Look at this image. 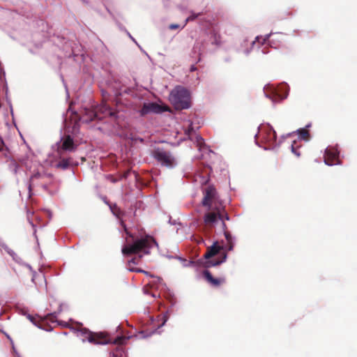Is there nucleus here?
Instances as JSON below:
<instances>
[{"label":"nucleus","mask_w":357,"mask_h":357,"mask_svg":"<svg viewBox=\"0 0 357 357\" xmlns=\"http://www.w3.org/2000/svg\"><path fill=\"white\" fill-rule=\"evenodd\" d=\"M54 176L48 172L42 165H36V168L31 172L29 181V197L32 196V190L34 189L47 190L53 183Z\"/></svg>","instance_id":"f257e3e1"},{"label":"nucleus","mask_w":357,"mask_h":357,"mask_svg":"<svg viewBox=\"0 0 357 357\" xmlns=\"http://www.w3.org/2000/svg\"><path fill=\"white\" fill-rule=\"evenodd\" d=\"M158 243L153 237L146 235L144 237L135 240L133 243L128 244L122 248L124 255H130L142 252L144 255L150 254V249Z\"/></svg>","instance_id":"f03ea898"},{"label":"nucleus","mask_w":357,"mask_h":357,"mask_svg":"<svg viewBox=\"0 0 357 357\" xmlns=\"http://www.w3.org/2000/svg\"><path fill=\"white\" fill-rule=\"evenodd\" d=\"M169 100L176 109H185L190 107V95L185 88L178 86L170 93Z\"/></svg>","instance_id":"7ed1b4c3"},{"label":"nucleus","mask_w":357,"mask_h":357,"mask_svg":"<svg viewBox=\"0 0 357 357\" xmlns=\"http://www.w3.org/2000/svg\"><path fill=\"white\" fill-rule=\"evenodd\" d=\"M208 211L206 213L204 216V222L206 226L208 227H213L214 224L217 222L218 220H221L222 227L223 222H225V220H229V215L222 204L218 205L215 204L212 208H208Z\"/></svg>","instance_id":"20e7f679"},{"label":"nucleus","mask_w":357,"mask_h":357,"mask_svg":"<svg viewBox=\"0 0 357 357\" xmlns=\"http://www.w3.org/2000/svg\"><path fill=\"white\" fill-rule=\"evenodd\" d=\"M151 155L162 167L172 169L177 165V160L172 153L164 148L155 147L151 151Z\"/></svg>","instance_id":"39448f33"},{"label":"nucleus","mask_w":357,"mask_h":357,"mask_svg":"<svg viewBox=\"0 0 357 357\" xmlns=\"http://www.w3.org/2000/svg\"><path fill=\"white\" fill-rule=\"evenodd\" d=\"M82 340H88L94 344H106L111 342L109 337L104 333H93L86 328H81L79 331Z\"/></svg>","instance_id":"423d86ee"},{"label":"nucleus","mask_w":357,"mask_h":357,"mask_svg":"<svg viewBox=\"0 0 357 357\" xmlns=\"http://www.w3.org/2000/svg\"><path fill=\"white\" fill-rule=\"evenodd\" d=\"M220 204L217 202V192L215 188L211 185L208 186L204 190L202 205L208 208H212L215 204L218 205Z\"/></svg>","instance_id":"0eeeda50"},{"label":"nucleus","mask_w":357,"mask_h":357,"mask_svg":"<svg viewBox=\"0 0 357 357\" xmlns=\"http://www.w3.org/2000/svg\"><path fill=\"white\" fill-rule=\"evenodd\" d=\"M77 146L71 136L68 135L61 139V145L58 148L57 152L61 156L64 151H75L77 149Z\"/></svg>","instance_id":"6e6552de"},{"label":"nucleus","mask_w":357,"mask_h":357,"mask_svg":"<svg viewBox=\"0 0 357 357\" xmlns=\"http://www.w3.org/2000/svg\"><path fill=\"white\" fill-rule=\"evenodd\" d=\"M324 162L328 165L340 164L339 160V151L335 147H328L324 153Z\"/></svg>","instance_id":"1a4fd4ad"},{"label":"nucleus","mask_w":357,"mask_h":357,"mask_svg":"<svg viewBox=\"0 0 357 357\" xmlns=\"http://www.w3.org/2000/svg\"><path fill=\"white\" fill-rule=\"evenodd\" d=\"M167 110V107H162L156 102H148L144 103L139 112L141 116H145L149 113L159 114Z\"/></svg>","instance_id":"9d476101"},{"label":"nucleus","mask_w":357,"mask_h":357,"mask_svg":"<svg viewBox=\"0 0 357 357\" xmlns=\"http://www.w3.org/2000/svg\"><path fill=\"white\" fill-rule=\"evenodd\" d=\"M259 135L265 142L268 143L270 146L273 145L276 142L277 135L271 127L266 126L261 128Z\"/></svg>","instance_id":"9b49d317"},{"label":"nucleus","mask_w":357,"mask_h":357,"mask_svg":"<svg viewBox=\"0 0 357 357\" xmlns=\"http://www.w3.org/2000/svg\"><path fill=\"white\" fill-rule=\"evenodd\" d=\"M96 111H98L99 116L98 119L100 120L107 116H114L115 112H113L105 101H103L100 105L96 107Z\"/></svg>","instance_id":"f8f14e48"},{"label":"nucleus","mask_w":357,"mask_h":357,"mask_svg":"<svg viewBox=\"0 0 357 357\" xmlns=\"http://www.w3.org/2000/svg\"><path fill=\"white\" fill-rule=\"evenodd\" d=\"M99 116L98 111H96V107L93 109H84V114L81 117V120L85 123H89L93 120L98 119Z\"/></svg>","instance_id":"ddd939ff"},{"label":"nucleus","mask_w":357,"mask_h":357,"mask_svg":"<svg viewBox=\"0 0 357 357\" xmlns=\"http://www.w3.org/2000/svg\"><path fill=\"white\" fill-rule=\"evenodd\" d=\"M203 274L207 282L214 287H218L225 281L224 278H213L212 274L208 271H204Z\"/></svg>","instance_id":"4468645a"},{"label":"nucleus","mask_w":357,"mask_h":357,"mask_svg":"<svg viewBox=\"0 0 357 357\" xmlns=\"http://www.w3.org/2000/svg\"><path fill=\"white\" fill-rule=\"evenodd\" d=\"M222 249V247L220 246L218 242H215L211 247L207 248V251L204 255V258L209 259L216 255Z\"/></svg>","instance_id":"2eb2a0df"},{"label":"nucleus","mask_w":357,"mask_h":357,"mask_svg":"<svg viewBox=\"0 0 357 357\" xmlns=\"http://www.w3.org/2000/svg\"><path fill=\"white\" fill-rule=\"evenodd\" d=\"M203 45H204L203 41H201V42L197 41L193 46L192 53L198 54L199 55H201Z\"/></svg>","instance_id":"dca6fc26"},{"label":"nucleus","mask_w":357,"mask_h":357,"mask_svg":"<svg viewBox=\"0 0 357 357\" xmlns=\"http://www.w3.org/2000/svg\"><path fill=\"white\" fill-rule=\"evenodd\" d=\"M70 165V158H62L57 163L56 167L61 168L63 169H67Z\"/></svg>","instance_id":"f3484780"},{"label":"nucleus","mask_w":357,"mask_h":357,"mask_svg":"<svg viewBox=\"0 0 357 357\" xmlns=\"http://www.w3.org/2000/svg\"><path fill=\"white\" fill-rule=\"evenodd\" d=\"M298 134H299V137L304 139V140H307L310 137V133H309V131L306 129H304V128H302V129H300L298 130Z\"/></svg>","instance_id":"a211bd4d"},{"label":"nucleus","mask_w":357,"mask_h":357,"mask_svg":"<svg viewBox=\"0 0 357 357\" xmlns=\"http://www.w3.org/2000/svg\"><path fill=\"white\" fill-rule=\"evenodd\" d=\"M222 230L224 231V234H225L227 241L233 240V237L231 236L229 231L227 230V227L225 222H223Z\"/></svg>","instance_id":"6ab92c4d"},{"label":"nucleus","mask_w":357,"mask_h":357,"mask_svg":"<svg viewBox=\"0 0 357 357\" xmlns=\"http://www.w3.org/2000/svg\"><path fill=\"white\" fill-rule=\"evenodd\" d=\"M299 147L300 145H298L296 141H294L291 146L292 153H294L297 157L301 155V152L298 151Z\"/></svg>","instance_id":"aec40b11"},{"label":"nucleus","mask_w":357,"mask_h":357,"mask_svg":"<svg viewBox=\"0 0 357 357\" xmlns=\"http://www.w3.org/2000/svg\"><path fill=\"white\" fill-rule=\"evenodd\" d=\"M201 15V13H197V14H195V13H192L185 21V23L183 24V26L181 27L182 29L184 28L185 26V25L187 24L188 22H191V21H194L197 17H198L199 16Z\"/></svg>","instance_id":"412c9836"},{"label":"nucleus","mask_w":357,"mask_h":357,"mask_svg":"<svg viewBox=\"0 0 357 357\" xmlns=\"http://www.w3.org/2000/svg\"><path fill=\"white\" fill-rule=\"evenodd\" d=\"M142 257V255H139L137 257H133L132 259H130L129 261H128V267H131V265L132 264H137L141 259Z\"/></svg>","instance_id":"4be33fe9"},{"label":"nucleus","mask_w":357,"mask_h":357,"mask_svg":"<svg viewBox=\"0 0 357 357\" xmlns=\"http://www.w3.org/2000/svg\"><path fill=\"white\" fill-rule=\"evenodd\" d=\"M128 269H129V271H130L132 272L143 273H144L146 275L152 277V275L150 274V273H149L148 271H144V270H142L141 268L128 267Z\"/></svg>","instance_id":"5701e85b"},{"label":"nucleus","mask_w":357,"mask_h":357,"mask_svg":"<svg viewBox=\"0 0 357 357\" xmlns=\"http://www.w3.org/2000/svg\"><path fill=\"white\" fill-rule=\"evenodd\" d=\"M121 226L123 227V229H124V231L126 232V234L131 238L134 239L135 236L134 235L130 233L128 230V229L127 228L126 224L124 223L123 220H121Z\"/></svg>","instance_id":"b1692460"},{"label":"nucleus","mask_w":357,"mask_h":357,"mask_svg":"<svg viewBox=\"0 0 357 357\" xmlns=\"http://www.w3.org/2000/svg\"><path fill=\"white\" fill-rule=\"evenodd\" d=\"M222 262V261H219V260H215V261L208 260L206 262V264L207 267H210V266H218V265L220 264Z\"/></svg>","instance_id":"393cba45"},{"label":"nucleus","mask_w":357,"mask_h":357,"mask_svg":"<svg viewBox=\"0 0 357 357\" xmlns=\"http://www.w3.org/2000/svg\"><path fill=\"white\" fill-rule=\"evenodd\" d=\"M234 245V240H231V241H227L226 249L228 251H231V250H233Z\"/></svg>","instance_id":"a878e982"},{"label":"nucleus","mask_w":357,"mask_h":357,"mask_svg":"<svg viewBox=\"0 0 357 357\" xmlns=\"http://www.w3.org/2000/svg\"><path fill=\"white\" fill-rule=\"evenodd\" d=\"M112 212L113 213L117 216L118 218H120V215L122 213V211H121V209L116 206H115L113 209H112Z\"/></svg>","instance_id":"bb28decb"},{"label":"nucleus","mask_w":357,"mask_h":357,"mask_svg":"<svg viewBox=\"0 0 357 357\" xmlns=\"http://www.w3.org/2000/svg\"><path fill=\"white\" fill-rule=\"evenodd\" d=\"M197 142L199 149H201L202 145L204 144V139L200 136L197 137Z\"/></svg>","instance_id":"cd10ccee"},{"label":"nucleus","mask_w":357,"mask_h":357,"mask_svg":"<svg viewBox=\"0 0 357 357\" xmlns=\"http://www.w3.org/2000/svg\"><path fill=\"white\" fill-rule=\"evenodd\" d=\"M125 338L123 337H119L116 338V340H114V343L118 344H123Z\"/></svg>","instance_id":"c85d7f7f"},{"label":"nucleus","mask_w":357,"mask_h":357,"mask_svg":"<svg viewBox=\"0 0 357 357\" xmlns=\"http://www.w3.org/2000/svg\"><path fill=\"white\" fill-rule=\"evenodd\" d=\"M180 28V25L177 24H171L169 26V29L171 30H174Z\"/></svg>","instance_id":"c756f323"},{"label":"nucleus","mask_w":357,"mask_h":357,"mask_svg":"<svg viewBox=\"0 0 357 357\" xmlns=\"http://www.w3.org/2000/svg\"><path fill=\"white\" fill-rule=\"evenodd\" d=\"M269 98H270V99L272 100V101L275 102L279 98V96L276 93H274V94H273L272 96H270Z\"/></svg>","instance_id":"7c9ffc66"},{"label":"nucleus","mask_w":357,"mask_h":357,"mask_svg":"<svg viewBox=\"0 0 357 357\" xmlns=\"http://www.w3.org/2000/svg\"><path fill=\"white\" fill-rule=\"evenodd\" d=\"M4 147V142L3 139L0 137V151L3 150Z\"/></svg>","instance_id":"2f4dec72"},{"label":"nucleus","mask_w":357,"mask_h":357,"mask_svg":"<svg viewBox=\"0 0 357 357\" xmlns=\"http://www.w3.org/2000/svg\"><path fill=\"white\" fill-rule=\"evenodd\" d=\"M30 214H32V213H31L29 211H27V218L29 220V221L30 222L31 225L32 227H33V224L30 221Z\"/></svg>","instance_id":"473e14b6"},{"label":"nucleus","mask_w":357,"mask_h":357,"mask_svg":"<svg viewBox=\"0 0 357 357\" xmlns=\"http://www.w3.org/2000/svg\"><path fill=\"white\" fill-rule=\"evenodd\" d=\"M226 259V255H224L223 260Z\"/></svg>","instance_id":"72a5a7b5"},{"label":"nucleus","mask_w":357,"mask_h":357,"mask_svg":"<svg viewBox=\"0 0 357 357\" xmlns=\"http://www.w3.org/2000/svg\"><path fill=\"white\" fill-rule=\"evenodd\" d=\"M112 357H117V356H115V355H113V356H112Z\"/></svg>","instance_id":"f704fd0d"}]
</instances>
